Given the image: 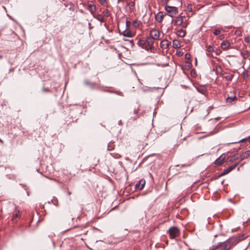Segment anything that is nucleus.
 <instances>
[{
  "label": "nucleus",
  "instance_id": "2f4dec72",
  "mask_svg": "<svg viewBox=\"0 0 250 250\" xmlns=\"http://www.w3.org/2000/svg\"><path fill=\"white\" fill-rule=\"evenodd\" d=\"M127 5L129 7V8L131 9L132 7L135 6V2L131 1L130 2L127 4Z\"/></svg>",
  "mask_w": 250,
  "mask_h": 250
},
{
  "label": "nucleus",
  "instance_id": "c85d7f7f",
  "mask_svg": "<svg viewBox=\"0 0 250 250\" xmlns=\"http://www.w3.org/2000/svg\"><path fill=\"white\" fill-rule=\"evenodd\" d=\"M206 50H207V51H208L209 53H211V52H213V51H214L213 47L211 45H207L206 46Z\"/></svg>",
  "mask_w": 250,
  "mask_h": 250
},
{
  "label": "nucleus",
  "instance_id": "aec40b11",
  "mask_svg": "<svg viewBox=\"0 0 250 250\" xmlns=\"http://www.w3.org/2000/svg\"><path fill=\"white\" fill-rule=\"evenodd\" d=\"M240 54L244 60H245L247 58H248L250 55L249 52L247 50H244V51H241Z\"/></svg>",
  "mask_w": 250,
  "mask_h": 250
},
{
  "label": "nucleus",
  "instance_id": "a211bd4d",
  "mask_svg": "<svg viewBox=\"0 0 250 250\" xmlns=\"http://www.w3.org/2000/svg\"><path fill=\"white\" fill-rule=\"evenodd\" d=\"M138 44L139 46L142 47L143 48L146 50V45L145 40H139L138 42Z\"/></svg>",
  "mask_w": 250,
  "mask_h": 250
},
{
  "label": "nucleus",
  "instance_id": "37998d69",
  "mask_svg": "<svg viewBox=\"0 0 250 250\" xmlns=\"http://www.w3.org/2000/svg\"><path fill=\"white\" fill-rule=\"evenodd\" d=\"M219 38H220V39L221 40H222V39H224V35H223V34L221 35L220 36Z\"/></svg>",
  "mask_w": 250,
  "mask_h": 250
},
{
  "label": "nucleus",
  "instance_id": "a18cd8bd",
  "mask_svg": "<svg viewBox=\"0 0 250 250\" xmlns=\"http://www.w3.org/2000/svg\"><path fill=\"white\" fill-rule=\"evenodd\" d=\"M125 0H118V2L119 3L120 2H124Z\"/></svg>",
  "mask_w": 250,
  "mask_h": 250
},
{
  "label": "nucleus",
  "instance_id": "864d4df0",
  "mask_svg": "<svg viewBox=\"0 0 250 250\" xmlns=\"http://www.w3.org/2000/svg\"><path fill=\"white\" fill-rule=\"evenodd\" d=\"M134 113H136L137 112V111H136V110H134Z\"/></svg>",
  "mask_w": 250,
  "mask_h": 250
},
{
  "label": "nucleus",
  "instance_id": "ea45409f",
  "mask_svg": "<svg viewBox=\"0 0 250 250\" xmlns=\"http://www.w3.org/2000/svg\"><path fill=\"white\" fill-rule=\"evenodd\" d=\"M130 25V22L126 20V26L127 28H128Z\"/></svg>",
  "mask_w": 250,
  "mask_h": 250
},
{
  "label": "nucleus",
  "instance_id": "f704fd0d",
  "mask_svg": "<svg viewBox=\"0 0 250 250\" xmlns=\"http://www.w3.org/2000/svg\"><path fill=\"white\" fill-rule=\"evenodd\" d=\"M235 34L238 36H240L241 35V31L240 29H236L235 31Z\"/></svg>",
  "mask_w": 250,
  "mask_h": 250
},
{
  "label": "nucleus",
  "instance_id": "13d9d810",
  "mask_svg": "<svg viewBox=\"0 0 250 250\" xmlns=\"http://www.w3.org/2000/svg\"><path fill=\"white\" fill-rule=\"evenodd\" d=\"M250 109V106L247 109Z\"/></svg>",
  "mask_w": 250,
  "mask_h": 250
},
{
  "label": "nucleus",
  "instance_id": "f3484780",
  "mask_svg": "<svg viewBox=\"0 0 250 250\" xmlns=\"http://www.w3.org/2000/svg\"><path fill=\"white\" fill-rule=\"evenodd\" d=\"M236 100V96L231 95L230 96H229L226 99V103L228 104H230L231 103Z\"/></svg>",
  "mask_w": 250,
  "mask_h": 250
},
{
  "label": "nucleus",
  "instance_id": "423d86ee",
  "mask_svg": "<svg viewBox=\"0 0 250 250\" xmlns=\"http://www.w3.org/2000/svg\"><path fill=\"white\" fill-rule=\"evenodd\" d=\"M150 37H152L155 40L159 39L160 38V31L155 28L152 29L150 32Z\"/></svg>",
  "mask_w": 250,
  "mask_h": 250
},
{
  "label": "nucleus",
  "instance_id": "9b49d317",
  "mask_svg": "<svg viewBox=\"0 0 250 250\" xmlns=\"http://www.w3.org/2000/svg\"><path fill=\"white\" fill-rule=\"evenodd\" d=\"M164 16L162 12H159L155 15V18L157 21L158 22H161L163 20Z\"/></svg>",
  "mask_w": 250,
  "mask_h": 250
},
{
  "label": "nucleus",
  "instance_id": "f03ea898",
  "mask_svg": "<svg viewBox=\"0 0 250 250\" xmlns=\"http://www.w3.org/2000/svg\"><path fill=\"white\" fill-rule=\"evenodd\" d=\"M165 9L167 15L171 17H173L178 13V7L175 6H165Z\"/></svg>",
  "mask_w": 250,
  "mask_h": 250
},
{
  "label": "nucleus",
  "instance_id": "6e6d98bb",
  "mask_svg": "<svg viewBox=\"0 0 250 250\" xmlns=\"http://www.w3.org/2000/svg\"><path fill=\"white\" fill-rule=\"evenodd\" d=\"M0 142L3 143V141L0 139Z\"/></svg>",
  "mask_w": 250,
  "mask_h": 250
},
{
  "label": "nucleus",
  "instance_id": "f8f14e48",
  "mask_svg": "<svg viewBox=\"0 0 250 250\" xmlns=\"http://www.w3.org/2000/svg\"><path fill=\"white\" fill-rule=\"evenodd\" d=\"M239 158H241L240 155L238 153L235 154L228 158V160L229 162H233L237 160Z\"/></svg>",
  "mask_w": 250,
  "mask_h": 250
},
{
  "label": "nucleus",
  "instance_id": "5701e85b",
  "mask_svg": "<svg viewBox=\"0 0 250 250\" xmlns=\"http://www.w3.org/2000/svg\"><path fill=\"white\" fill-rule=\"evenodd\" d=\"M123 35L127 37H132V34L130 30H125L123 32Z\"/></svg>",
  "mask_w": 250,
  "mask_h": 250
},
{
  "label": "nucleus",
  "instance_id": "9d476101",
  "mask_svg": "<svg viewBox=\"0 0 250 250\" xmlns=\"http://www.w3.org/2000/svg\"><path fill=\"white\" fill-rule=\"evenodd\" d=\"M146 184V181L145 179H141L138 183L136 185V188L140 190H141L144 188Z\"/></svg>",
  "mask_w": 250,
  "mask_h": 250
},
{
  "label": "nucleus",
  "instance_id": "e433bc0d",
  "mask_svg": "<svg viewBox=\"0 0 250 250\" xmlns=\"http://www.w3.org/2000/svg\"><path fill=\"white\" fill-rule=\"evenodd\" d=\"M244 41L246 42L249 43L250 42V38L249 36H247L244 38Z\"/></svg>",
  "mask_w": 250,
  "mask_h": 250
},
{
  "label": "nucleus",
  "instance_id": "603ef678",
  "mask_svg": "<svg viewBox=\"0 0 250 250\" xmlns=\"http://www.w3.org/2000/svg\"><path fill=\"white\" fill-rule=\"evenodd\" d=\"M2 56L1 55H0V59H1L2 58Z\"/></svg>",
  "mask_w": 250,
  "mask_h": 250
},
{
  "label": "nucleus",
  "instance_id": "6ab92c4d",
  "mask_svg": "<svg viewBox=\"0 0 250 250\" xmlns=\"http://www.w3.org/2000/svg\"><path fill=\"white\" fill-rule=\"evenodd\" d=\"M161 47L163 48H167L169 46V42L167 40H163L161 42Z\"/></svg>",
  "mask_w": 250,
  "mask_h": 250
},
{
  "label": "nucleus",
  "instance_id": "5fc2aeb1",
  "mask_svg": "<svg viewBox=\"0 0 250 250\" xmlns=\"http://www.w3.org/2000/svg\"><path fill=\"white\" fill-rule=\"evenodd\" d=\"M156 110H154V111L153 112V114H154L155 113H156Z\"/></svg>",
  "mask_w": 250,
  "mask_h": 250
},
{
  "label": "nucleus",
  "instance_id": "473e14b6",
  "mask_svg": "<svg viewBox=\"0 0 250 250\" xmlns=\"http://www.w3.org/2000/svg\"><path fill=\"white\" fill-rule=\"evenodd\" d=\"M104 15L105 16L108 17L110 15V11L106 9V10L104 11Z\"/></svg>",
  "mask_w": 250,
  "mask_h": 250
},
{
  "label": "nucleus",
  "instance_id": "cd10ccee",
  "mask_svg": "<svg viewBox=\"0 0 250 250\" xmlns=\"http://www.w3.org/2000/svg\"><path fill=\"white\" fill-rule=\"evenodd\" d=\"M96 19L101 22L104 21V18L103 15L99 14L97 16Z\"/></svg>",
  "mask_w": 250,
  "mask_h": 250
},
{
  "label": "nucleus",
  "instance_id": "1a4fd4ad",
  "mask_svg": "<svg viewBox=\"0 0 250 250\" xmlns=\"http://www.w3.org/2000/svg\"><path fill=\"white\" fill-rule=\"evenodd\" d=\"M21 216V212L20 210L15 211L13 212L12 218L11 220L13 223H16L18 221V219L20 218Z\"/></svg>",
  "mask_w": 250,
  "mask_h": 250
},
{
  "label": "nucleus",
  "instance_id": "6e6552de",
  "mask_svg": "<svg viewBox=\"0 0 250 250\" xmlns=\"http://www.w3.org/2000/svg\"><path fill=\"white\" fill-rule=\"evenodd\" d=\"M225 159V155L222 154L219 158H218L214 162L215 166H219L223 164V163Z\"/></svg>",
  "mask_w": 250,
  "mask_h": 250
},
{
  "label": "nucleus",
  "instance_id": "4c0bfd02",
  "mask_svg": "<svg viewBox=\"0 0 250 250\" xmlns=\"http://www.w3.org/2000/svg\"><path fill=\"white\" fill-rule=\"evenodd\" d=\"M132 25L134 27H137L139 25V24L137 21H134L132 23Z\"/></svg>",
  "mask_w": 250,
  "mask_h": 250
},
{
  "label": "nucleus",
  "instance_id": "b1692460",
  "mask_svg": "<svg viewBox=\"0 0 250 250\" xmlns=\"http://www.w3.org/2000/svg\"><path fill=\"white\" fill-rule=\"evenodd\" d=\"M177 34L180 37H184L186 36V32L183 29H180L177 31Z\"/></svg>",
  "mask_w": 250,
  "mask_h": 250
},
{
  "label": "nucleus",
  "instance_id": "58836bf2",
  "mask_svg": "<svg viewBox=\"0 0 250 250\" xmlns=\"http://www.w3.org/2000/svg\"><path fill=\"white\" fill-rule=\"evenodd\" d=\"M99 1L102 5H104V3L106 2V0H99Z\"/></svg>",
  "mask_w": 250,
  "mask_h": 250
},
{
  "label": "nucleus",
  "instance_id": "c756f323",
  "mask_svg": "<svg viewBox=\"0 0 250 250\" xmlns=\"http://www.w3.org/2000/svg\"><path fill=\"white\" fill-rule=\"evenodd\" d=\"M221 33V29L219 28L215 29L213 32L215 35H218Z\"/></svg>",
  "mask_w": 250,
  "mask_h": 250
},
{
  "label": "nucleus",
  "instance_id": "2eb2a0df",
  "mask_svg": "<svg viewBox=\"0 0 250 250\" xmlns=\"http://www.w3.org/2000/svg\"><path fill=\"white\" fill-rule=\"evenodd\" d=\"M230 43L228 41H223L221 44V47L224 49H227L229 46Z\"/></svg>",
  "mask_w": 250,
  "mask_h": 250
},
{
  "label": "nucleus",
  "instance_id": "8fccbe9b",
  "mask_svg": "<svg viewBox=\"0 0 250 250\" xmlns=\"http://www.w3.org/2000/svg\"><path fill=\"white\" fill-rule=\"evenodd\" d=\"M186 26H187V25H186V24H183V27H186Z\"/></svg>",
  "mask_w": 250,
  "mask_h": 250
},
{
  "label": "nucleus",
  "instance_id": "7c9ffc66",
  "mask_svg": "<svg viewBox=\"0 0 250 250\" xmlns=\"http://www.w3.org/2000/svg\"><path fill=\"white\" fill-rule=\"evenodd\" d=\"M247 140L249 141V143L250 144V136H249L247 138H244V139H242L239 140L238 142V143H239V142H245V141H247Z\"/></svg>",
  "mask_w": 250,
  "mask_h": 250
},
{
  "label": "nucleus",
  "instance_id": "4468645a",
  "mask_svg": "<svg viewBox=\"0 0 250 250\" xmlns=\"http://www.w3.org/2000/svg\"><path fill=\"white\" fill-rule=\"evenodd\" d=\"M250 156V150H247L243 152L241 155H240L241 160H243L244 159H247L248 157Z\"/></svg>",
  "mask_w": 250,
  "mask_h": 250
},
{
  "label": "nucleus",
  "instance_id": "20e7f679",
  "mask_svg": "<svg viewBox=\"0 0 250 250\" xmlns=\"http://www.w3.org/2000/svg\"><path fill=\"white\" fill-rule=\"evenodd\" d=\"M239 163H236L229 167H228L227 169H224V171L221 173V174H219L218 176H217L215 178V179H218L221 177L222 176H223L229 173L230 171H231L232 170H233L238 165Z\"/></svg>",
  "mask_w": 250,
  "mask_h": 250
},
{
  "label": "nucleus",
  "instance_id": "72a5a7b5",
  "mask_svg": "<svg viewBox=\"0 0 250 250\" xmlns=\"http://www.w3.org/2000/svg\"><path fill=\"white\" fill-rule=\"evenodd\" d=\"M185 58L188 60H190L191 59V55L189 53H187L185 54Z\"/></svg>",
  "mask_w": 250,
  "mask_h": 250
},
{
  "label": "nucleus",
  "instance_id": "bb28decb",
  "mask_svg": "<svg viewBox=\"0 0 250 250\" xmlns=\"http://www.w3.org/2000/svg\"><path fill=\"white\" fill-rule=\"evenodd\" d=\"M115 147V145L113 142H110L107 146V149L108 150H112Z\"/></svg>",
  "mask_w": 250,
  "mask_h": 250
},
{
  "label": "nucleus",
  "instance_id": "412c9836",
  "mask_svg": "<svg viewBox=\"0 0 250 250\" xmlns=\"http://www.w3.org/2000/svg\"><path fill=\"white\" fill-rule=\"evenodd\" d=\"M181 43L180 42L177 40H174L173 41V48L176 49L180 47Z\"/></svg>",
  "mask_w": 250,
  "mask_h": 250
},
{
  "label": "nucleus",
  "instance_id": "49530a36",
  "mask_svg": "<svg viewBox=\"0 0 250 250\" xmlns=\"http://www.w3.org/2000/svg\"><path fill=\"white\" fill-rule=\"evenodd\" d=\"M220 119V117H217V118H215V119H216V120H219Z\"/></svg>",
  "mask_w": 250,
  "mask_h": 250
},
{
  "label": "nucleus",
  "instance_id": "a19ab883",
  "mask_svg": "<svg viewBox=\"0 0 250 250\" xmlns=\"http://www.w3.org/2000/svg\"><path fill=\"white\" fill-rule=\"evenodd\" d=\"M177 55L178 56H181L183 55V53L182 52H181V51H179V52H177L176 53Z\"/></svg>",
  "mask_w": 250,
  "mask_h": 250
},
{
  "label": "nucleus",
  "instance_id": "c03bdc74",
  "mask_svg": "<svg viewBox=\"0 0 250 250\" xmlns=\"http://www.w3.org/2000/svg\"><path fill=\"white\" fill-rule=\"evenodd\" d=\"M221 52V51L220 50H218V52L217 51V52H216V54L219 55V53H220Z\"/></svg>",
  "mask_w": 250,
  "mask_h": 250
},
{
  "label": "nucleus",
  "instance_id": "79ce46f5",
  "mask_svg": "<svg viewBox=\"0 0 250 250\" xmlns=\"http://www.w3.org/2000/svg\"><path fill=\"white\" fill-rule=\"evenodd\" d=\"M42 91L43 92H49V89L48 88H42Z\"/></svg>",
  "mask_w": 250,
  "mask_h": 250
},
{
  "label": "nucleus",
  "instance_id": "09e8293b",
  "mask_svg": "<svg viewBox=\"0 0 250 250\" xmlns=\"http://www.w3.org/2000/svg\"><path fill=\"white\" fill-rule=\"evenodd\" d=\"M68 194L70 195L71 194V193L70 191H68Z\"/></svg>",
  "mask_w": 250,
  "mask_h": 250
},
{
  "label": "nucleus",
  "instance_id": "c9c22d12",
  "mask_svg": "<svg viewBox=\"0 0 250 250\" xmlns=\"http://www.w3.org/2000/svg\"><path fill=\"white\" fill-rule=\"evenodd\" d=\"M175 4H177V2L175 0H172V1H171L170 3L169 4V5H171V6H176L177 5H175Z\"/></svg>",
  "mask_w": 250,
  "mask_h": 250
},
{
  "label": "nucleus",
  "instance_id": "3c124183",
  "mask_svg": "<svg viewBox=\"0 0 250 250\" xmlns=\"http://www.w3.org/2000/svg\"><path fill=\"white\" fill-rule=\"evenodd\" d=\"M232 78V75H231V76L229 77V79H231Z\"/></svg>",
  "mask_w": 250,
  "mask_h": 250
},
{
  "label": "nucleus",
  "instance_id": "ddd939ff",
  "mask_svg": "<svg viewBox=\"0 0 250 250\" xmlns=\"http://www.w3.org/2000/svg\"><path fill=\"white\" fill-rule=\"evenodd\" d=\"M183 17L178 16L176 18L174 21V24L177 25H180L183 22Z\"/></svg>",
  "mask_w": 250,
  "mask_h": 250
},
{
  "label": "nucleus",
  "instance_id": "a878e982",
  "mask_svg": "<svg viewBox=\"0 0 250 250\" xmlns=\"http://www.w3.org/2000/svg\"><path fill=\"white\" fill-rule=\"evenodd\" d=\"M110 155L116 159L120 158L122 156L120 153L118 152H112L110 153Z\"/></svg>",
  "mask_w": 250,
  "mask_h": 250
},
{
  "label": "nucleus",
  "instance_id": "de8ad7c7",
  "mask_svg": "<svg viewBox=\"0 0 250 250\" xmlns=\"http://www.w3.org/2000/svg\"><path fill=\"white\" fill-rule=\"evenodd\" d=\"M197 59H195V65H197Z\"/></svg>",
  "mask_w": 250,
  "mask_h": 250
},
{
  "label": "nucleus",
  "instance_id": "f257e3e1",
  "mask_svg": "<svg viewBox=\"0 0 250 250\" xmlns=\"http://www.w3.org/2000/svg\"><path fill=\"white\" fill-rule=\"evenodd\" d=\"M244 234L233 236L225 242H222V250H229L232 247L236 245L240 241L245 239Z\"/></svg>",
  "mask_w": 250,
  "mask_h": 250
},
{
  "label": "nucleus",
  "instance_id": "4d7b16f0",
  "mask_svg": "<svg viewBox=\"0 0 250 250\" xmlns=\"http://www.w3.org/2000/svg\"><path fill=\"white\" fill-rule=\"evenodd\" d=\"M87 232H88V231H86L85 233H84L85 234H86Z\"/></svg>",
  "mask_w": 250,
  "mask_h": 250
},
{
  "label": "nucleus",
  "instance_id": "39448f33",
  "mask_svg": "<svg viewBox=\"0 0 250 250\" xmlns=\"http://www.w3.org/2000/svg\"><path fill=\"white\" fill-rule=\"evenodd\" d=\"M154 39L152 38V37H150V36L147 37L145 40V42H146V50H150L151 52H152V50H154L153 47V43L154 42Z\"/></svg>",
  "mask_w": 250,
  "mask_h": 250
},
{
  "label": "nucleus",
  "instance_id": "0eeeda50",
  "mask_svg": "<svg viewBox=\"0 0 250 250\" xmlns=\"http://www.w3.org/2000/svg\"><path fill=\"white\" fill-rule=\"evenodd\" d=\"M196 89L198 92L204 95H206L208 93V90L205 86L200 85L199 86H196Z\"/></svg>",
  "mask_w": 250,
  "mask_h": 250
},
{
  "label": "nucleus",
  "instance_id": "4be33fe9",
  "mask_svg": "<svg viewBox=\"0 0 250 250\" xmlns=\"http://www.w3.org/2000/svg\"><path fill=\"white\" fill-rule=\"evenodd\" d=\"M88 10L91 12V14H93L96 11V7L95 5H92L91 4H89L88 5Z\"/></svg>",
  "mask_w": 250,
  "mask_h": 250
},
{
  "label": "nucleus",
  "instance_id": "7ed1b4c3",
  "mask_svg": "<svg viewBox=\"0 0 250 250\" xmlns=\"http://www.w3.org/2000/svg\"><path fill=\"white\" fill-rule=\"evenodd\" d=\"M168 233L171 239L176 238L180 235V230L176 227H172L169 229Z\"/></svg>",
  "mask_w": 250,
  "mask_h": 250
},
{
  "label": "nucleus",
  "instance_id": "393cba45",
  "mask_svg": "<svg viewBox=\"0 0 250 250\" xmlns=\"http://www.w3.org/2000/svg\"><path fill=\"white\" fill-rule=\"evenodd\" d=\"M223 245L222 242H219L217 245H213L212 247L210 248V250H215L217 249L220 248L222 249V245Z\"/></svg>",
  "mask_w": 250,
  "mask_h": 250
},
{
  "label": "nucleus",
  "instance_id": "dca6fc26",
  "mask_svg": "<svg viewBox=\"0 0 250 250\" xmlns=\"http://www.w3.org/2000/svg\"><path fill=\"white\" fill-rule=\"evenodd\" d=\"M83 83L85 85L89 86L91 89L94 88L95 85V83H92L87 80H84Z\"/></svg>",
  "mask_w": 250,
  "mask_h": 250
}]
</instances>
